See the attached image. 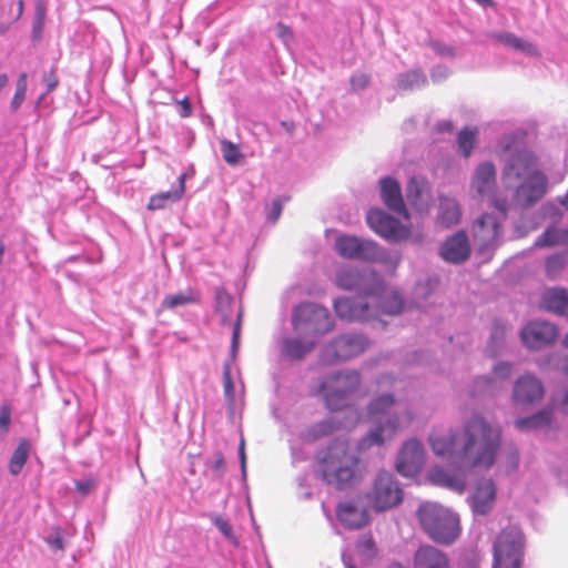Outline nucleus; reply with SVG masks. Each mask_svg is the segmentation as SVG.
Segmentation results:
<instances>
[{"label":"nucleus","mask_w":568,"mask_h":568,"mask_svg":"<svg viewBox=\"0 0 568 568\" xmlns=\"http://www.w3.org/2000/svg\"><path fill=\"white\" fill-rule=\"evenodd\" d=\"M501 428L476 414L465 420L460 433L434 430L429 445L436 456L447 458L462 470L490 468L501 445Z\"/></svg>","instance_id":"nucleus-1"},{"label":"nucleus","mask_w":568,"mask_h":568,"mask_svg":"<svg viewBox=\"0 0 568 568\" xmlns=\"http://www.w3.org/2000/svg\"><path fill=\"white\" fill-rule=\"evenodd\" d=\"M357 463L349 443L336 439L320 454L317 471L325 483L341 489L353 479Z\"/></svg>","instance_id":"nucleus-2"},{"label":"nucleus","mask_w":568,"mask_h":568,"mask_svg":"<svg viewBox=\"0 0 568 568\" xmlns=\"http://www.w3.org/2000/svg\"><path fill=\"white\" fill-rule=\"evenodd\" d=\"M417 518L424 531L435 542L449 545L460 534L458 516L439 504H422L417 509Z\"/></svg>","instance_id":"nucleus-3"},{"label":"nucleus","mask_w":568,"mask_h":568,"mask_svg":"<svg viewBox=\"0 0 568 568\" xmlns=\"http://www.w3.org/2000/svg\"><path fill=\"white\" fill-rule=\"evenodd\" d=\"M394 405L395 397L393 394H382L371 400L367 406V415L371 420L377 423V426L367 432L366 436L361 442V448L382 445L399 429L400 422L397 415H389L384 422L381 420L383 416L388 414Z\"/></svg>","instance_id":"nucleus-4"},{"label":"nucleus","mask_w":568,"mask_h":568,"mask_svg":"<svg viewBox=\"0 0 568 568\" xmlns=\"http://www.w3.org/2000/svg\"><path fill=\"white\" fill-rule=\"evenodd\" d=\"M362 383L357 371H341L323 378L320 393L331 410H338L346 406L349 396L358 390Z\"/></svg>","instance_id":"nucleus-5"},{"label":"nucleus","mask_w":568,"mask_h":568,"mask_svg":"<svg viewBox=\"0 0 568 568\" xmlns=\"http://www.w3.org/2000/svg\"><path fill=\"white\" fill-rule=\"evenodd\" d=\"M524 536L516 527L504 529L494 545L493 568H520Z\"/></svg>","instance_id":"nucleus-6"},{"label":"nucleus","mask_w":568,"mask_h":568,"mask_svg":"<svg viewBox=\"0 0 568 568\" xmlns=\"http://www.w3.org/2000/svg\"><path fill=\"white\" fill-rule=\"evenodd\" d=\"M404 498V491L395 477L387 471H381L375 477L367 500L376 511H386L398 506Z\"/></svg>","instance_id":"nucleus-7"},{"label":"nucleus","mask_w":568,"mask_h":568,"mask_svg":"<svg viewBox=\"0 0 568 568\" xmlns=\"http://www.w3.org/2000/svg\"><path fill=\"white\" fill-rule=\"evenodd\" d=\"M505 151H509L503 169V179L506 183L519 182L530 178L535 173H540L539 162L532 151L527 148L509 144L505 145Z\"/></svg>","instance_id":"nucleus-8"},{"label":"nucleus","mask_w":568,"mask_h":568,"mask_svg":"<svg viewBox=\"0 0 568 568\" xmlns=\"http://www.w3.org/2000/svg\"><path fill=\"white\" fill-rule=\"evenodd\" d=\"M294 329L307 327L313 334H325L333 329V321L327 308L313 304L302 303L293 313Z\"/></svg>","instance_id":"nucleus-9"},{"label":"nucleus","mask_w":568,"mask_h":568,"mask_svg":"<svg viewBox=\"0 0 568 568\" xmlns=\"http://www.w3.org/2000/svg\"><path fill=\"white\" fill-rule=\"evenodd\" d=\"M335 250L344 258L374 261L379 256L378 245L352 235H341L335 241Z\"/></svg>","instance_id":"nucleus-10"},{"label":"nucleus","mask_w":568,"mask_h":568,"mask_svg":"<svg viewBox=\"0 0 568 568\" xmlns=\"http://www.w3.org/2000/svg\"><path fill=\"white\" fill-rule=\"evenodd\" d=\"M473 236L480 252L495 250L501 236L500 222L493 214L484 213L474 223Z\"/></svg>","instance_id":"nucleus-11"},{"label":"nucleus","mask_w":568,"mask_h":568,"mask_svg":"<svg viewBox=\"0 0 568 568\" xmlns=\"http://www.w3.org/2000/svg\"><path fill=\"white\" fill-rule=\"evenodd\" d=\"M366 219L368 226L376 234L388 241H399L409 236L407 227L379 209L369 210Z\"/></svg>","instance_id":"nucleus-12"},{"label":"nucleus","mask_w":568,"mask_h":568,"mask_svg":"<svg viewBox=\"0 0 568 568\" xmlns=\"http://www.w3.org/2000/svg\"><path fill=\"white\" fill-rule=\"evenodd\" d=\"M520 336L527 347L538 349L555 342L558 329L549 322L534 321L521 329Z\"/></svg>","instance_id":"nucleus-13"},{"label":"nucleus","mask_w":568,"mask_h":568,"mask_svg":"<svg viewBox=\"0 0 568 568\" xmlns=\"http://www.w3.org/2000/svg\"><path fill=\"white\" fill-rule=\"evenodd\" d=\"M423 464V445L415 438L408 439L398 453L396 470L405 477H412L420 470Z\"/></svg>","instance_id":"nucleus-14"},{"label":"nucleus","mask_w":568,"mask_h":568,"mask_svg":"<svg viewBox=\"0 0 568 568\" xmlns=\"http://www.w3.org/2000/svg\"><path fill=\"white\" fill-rule=\"evenodd\" d=\"M547 183V176L542 172L519 181L515 193L516 202L524 207L534 205L545 195Z\"/></svg>","instance_id":"nucleus-15"},{"label":"nucleus","mask_w":568,"mask_h":568,"mask_svg":"<svg viewBox=\"0 0 568 568\" xmlns=\"http://www.w3.org/2000/svg\"><path fill=\"white\" fill-rule=\"evenodd\" d=\"M368 346L367 339L358 334H345L335 338L326 352L337 361H344L362 354Z\"/></svg>","instance_id":"nucleus-16"},{"label":"nucleus","mask_w":568,"mask_h":568,"mask_svg":"<svg viewBox=\"0 0 568 568\" xmlns=\"http://www.w3.org/2000/svg\"><path fill=\"white\" fill-rule=\"evenodd\" d=\"M338 317L346 321H369L374 317L371 305L364 297H343L334 302Z\"/></svg>","instance_id":"nucleus-17"},{"label":"nucleus","mask_w":568,"mask_h":568,"mask_svg":"<svg viewBox=\"0 0 568 568\" xmlns=\"http://www.w3.org/2000/svg\"><path fill=\"white\" fill-rule=\"evenodd\" d=\"M470 255V245L467 234L459 231L448 237L440 247V256L446 262L460 264L468 260Z\"/></svg>","instance_id":"nucleus-18"},{"label":"nucleus","mask_w":568,"mask_h":568,"mask_svg":"<svg viewBox=\"0 0 568 568\" xmlns=\"http://www.w3.org/2000/svg\"><path fill=\"white\" fill-rule=\"evenodd\" d=\"M544 396L541 382L530 374L521 376L514 386V400L520 404H531Z\"/></svg>","instance_id":"nucleus-19"},{"label":"nucleus","mask_w":568,"mask_h":568,"mask_svg":"<svg viewBox=\"0 0 568 568\" xmlns=\"http://www.w3.org/2000/svg\"><path fill=\"white\" fill-rule=\"evenodd\" d=\"M471 189L479 196L491 195L496 189V168L491 162L479 163L471 179Z\"/></svg>","instance_id":"nucleus-20"},{"label":"nucleus","mask_w":568,"mask_h":568,"mask_svg":"<svg viewBox=\"0 0 568 568\" xmlns=\"http://www.w3.org/2000/svg\"><path fill=\"white\" fill-rule=\"evenodd\" d=\"M413 568H452L447 555L438 548L420 546L413 559Z\"/></svg>","instance_id":"nucleus-21"},{"label":"nucleus","mask_w":568,"mask_h":568,"mask_svg":"<svg viewBox=\"0 0 568 568\" xmlns=\"http://www.w3.org/2000/svg\"><path fill=\"white\" fill-rule=\"evenodd\" d=\"M496 499V487L491 479L480 480L471 498L473 510L479 515L488 514Z\"/></svg>","instance_id":"nucleus-22"},{"label":"nucleus","mask_w":568,"mask_h":568,"mask_svg":"<svg viewBox=\"0 0 568 568\" xmlns=\"http://www.w3.org/2000/svg\"><path fill=\"white\" fill-rule=\"evenodd\" d=\"M381 195L389 210L407 216L400 185L395 179L387 176L381 180Z\"/></svg>","instance_id":"nucleus-23"},{"label":"nucleus","mask_w":568,"mask_h":568,"mask_svg":"<svg viewBox=\"0 0 568 568\" xmlns=\"http://www.w3.org/2000/svg\"><path fill=\"white\" fill-rule=\"evenodd\" d=\"M336 515L347 529H359L368 523L366 510L359 508L353 501L341 503L336 509Z\"/></svg>","instance_id":"nucleus-24"},{"label":"nucleus","mask_w":568,"mask_h":568,"mask_svg":"<svg viewBox=\"0 0 568 568\" xmlns=\"http://www.w3.org/2000/svg\"><path fill=\"white\" fill-rule=\"evenodd\" d=\"M427 478L432 484L458 494L464 493L466 488V478L460 471L450 474L442 467H434L428 471Z\"/></svg>","instance_id":"nucleus-25"},{"label":"nucleus","mask_w":568,"mask_h":568,"mask_svg":"<svg viewBox=\"0 0 568 568\" xmlns=\"http://www.w3.org/2000/svg\"><path fill=\"white\" fill-rule=\"evenodd\" d=\"M369 281H376L381 285L376 273L373 271L359 272L356 268L348 267L341 270L336 275L337 285L344 290L359 288L365 282Z\"/></svg>","instance_id":"nucleus-26"},{"label":"nucleus","mask_w":568,"mask_h":568,"mask_svg":"<svg viewBox=\"0 0 568 568\" xmlns=\"http://www.w3.org/2000/svg\"><path fill=\"white\" fill-rule=\"evenodd\" d=\"M367 295L375 301L376 307L382 314L397 315L403 310V300L395 292L385 291L383 288L377 293L375 290H373L368 291Z\"/></svg>","instance_id":"nucleus-27"},{"label":"nucleus","mask_w":568,"mask_h":568,"mask_svg":"<svg viewBox=\"0 0 568 568\" xmlns=\"http://www.w3.org/2000/svg\"><path fill=\"white\" fill-rule=\"evenodd\" d=\"M541 307L568 316V293L564 288H548L544 292Z\"/></svg>","instance_id":"nucleus-28"},{"label":"nucleus","mask_w":568,"mask_h":568,"mask_svg":"<svg viewBox=\"0 0 568 568\" xmlns=\"http://www.w3.org/2000/svg\"><path fill=\"white\" fill-rule=\"evenodd\" d=\"M493 38L506 45L510 47L515 50L525 52L529 55H539L538 49L529 41L524 40L523 38L517 37L514 33L510 32H501V33H495Z\"/></svg>","instance_id":"nucleus-29"},{"label":"nucleus","mask_w":568,"mask_h":568,"mask_svg":"<svg viewBox=\"0 0 568 568\" xmlns=\"http://www.w3.org/2000/svg\"><path fill=\"white\" fill-rule=\"evenodd\" d=\"M439 222L445 226H452L460 220V207L456 200L449 197H442L439 202Z\"/></svg>","instance_id":"nucleus-30"},{"label":"nucleus","mask_w":568,"mask_h":568,"mask_svg":"<svg viewBox=\"0 0 568 568\" xmlns=\"http://www.w3.org/2000/svg\"><path fill=\"white\" fill-rule=\"evenodd\" d=\"M184 193V176H180V186L175 191H168L155 194L150 197L148 209L150 211L162 210L166 207L168 203L179 201Z\"/></svg>","instance_id":"nucleus-31"},{"label":"nucleus","mask_w":568,"mask_h":568,"mask_svg":"<svg viewBox=\"0 0 568 568\" xmlns=\"http://www.w3.org/2000/svg\"><path fill=\"white\" fill-rule=\"evenodd\" d=\"M313 347V343H304L298 338H284L282 342V353L290 359L303 358Z\"/></svg>","instance_id":"nucleus-32"},{"label":"nucleus","mask_w":568,"mask_h":568,"mask_svg":"<svg viewBox=\"0 0 568 568\" xmlns=\"http://www.w3.org/2000/svg\"><path fill=\"white\" fill-rule=\"evenodd\" d=\"M200 300L199 294L187 288L185 292L166 295L161 302L162 310H171L178 306L197 303Z\"/></svg>","instance_id":"nucleus-33"},{"label":"nucleus","mask_w":568,"mask_h":568,"mask_svg":"<svg viewBox=\"0 0 568 568\" xmlns=\"http://www.w3.org/2000/svg\"><path fill=\"white\" fill-rule=\"evenodd\" d=\"M30 454V444L26 438L20 439L17 448L14 449L10 462L9 471L11 475L17 476L21 473Z\"/></svg>","instance_id":"nucleus-34"},{"label":"nucleus","mask_w":568,"mask_h":568,"mask_svg":"<svg viewBox=\"0 0 568 568\" xmlns=\"http://www.w3.org/2000/svg\"><path fill=\"white\" fill-rule=\"evenodd\" d=\"M551 409L545 408L530 417L517 419L516 427L518 429L525 430L547 426L551 422Z\"/></svg>","instance_id":"nucleus-35"},{"label":"nucleus","mask_w":568,"mask_h":568,"mask_svg":"<svg viewBox=\"0 0 568 568\" xmlns=\"http://www.w3.org/2000/svg\"><path fill=\"white\" fill-rule=\"evenodd\" d=\"M478 131L476 129L465 128L463 129L457 136V145L459 152L465 156L469 158L473 149L477 141Z\"/></svg>","instance_id":"nucleus-36"},{"label":"nucleus","mask_w":568,"mask_h":568,"mask_svg":"<svg viewBox=\"0 0 568 568\" xmlns=\"http://www.w3.org/2000/svg\"><path fill=\"white\" fill-rule=\"evenodd\" d=\"M564 229L548 227L535 242L537 247L561 246Z\"/></svg>","instance_id":"nucleus-37"},{"label":"nucleus","mask_w":568,"mask_h":568,"mask_svg":"<svg viewBox=\"0 0 568 568\" xmlns=\"http://www.w3.org/2000/svg\"><path fill=\"white\" fill-rule=\"evenodd\" d=\"M335 429L336 424L332 419H325L308 427L305 436L308 440H316L331 435Z\"/></svg>","instance_id":"nucleus-38"},{"label":"nucleus","mask_w":568,"mask_h":568,"mask_svg":"<svg viewBox=\"0 0 568 568\" xmlns=\"http://www.w3.org/2000/svg\"><path fill=\"white\" fill-rule=\"evenodd\" d=\"M426 189H427V183L425 180L413 176L408 181L407 187H406L407 200L413 205H418L419 202L422 201V196H423L424 192L426 191Z\"/></svg>","instance_id":"nucleus-39"},{"label":"nucleus","mask_w":568,"mask_h":568,"mask_svg":"<svg viewBox=\"0 0 568 568\" xmlns=\"http://www.w3.org/2000/svg\"><path fill=\"white\" fill-rule=\"evenodd\" d=\"M221 151L223 154L224 161L230 165H237L243 159L244 155L241 152L240 148L231 141L222 140L220 142Z\"/></svg>","instance_id":"nucleus-40"},{"label":"nucleus","mask_w":568,"mask_h":568,"mask_svg":"<svg viewBox=\"0 0 568 568\" xmlns=\"http://www.w3.org/2000/svg\"><path fill=\"white\" fill-rule=\"evenodd\" d=\"M427 79L422 71L412 70L400 74L398 79V87L403 90H409L420 84H425Z\"/></svg>","instance_id":"nucleus-41"},{"label":"nucleus","mask_w":568,"mask_h":568,"mask_svg":"<svg viewBox=\"0 0 568 568\" xmlns=\"http://www.w3.org/2000/svg\"><path fill=\"white\" fill-rule=\"evenodd\" d=\"M27 79H28L27 73L22 72L17 80L16 93L10 103V108H11L12 112H17L26 99L27 87H28Z\"/></svg>","instance_id":"nucleus-42"},{"label":"nucleus","mask_w":568,"mask_h":568,"mask_svg":"<svg viewBox=\"0 0 568 568\" xmlns=\"http://www.w3.org/2000/svg\"><path fill=\"white\" fill-rule=\"evenodd\" d=\"M47 8L42 2H38L34 9V19H33V28L32 34L33 38L40 40L42 38V32L45 23Z\"/></svg>","instance_id":"nucleus-43"},{"label":"nucleus","mask_w":568,"mask_h":568,"mask_svg":"<svg viewBox=\"0 0 568 568\" xmlns=\"http://www.w3.org/2000/svg\"><path fill=\"white\" fill-rule=\"evenodd\" d=\"M215 300H216V310H217V312L221 313L222 321L229 322L227 315H229V311H230L232 302H233L232 296L227 292H225L223 288H219V290H216Z\"/></svg>","instance_id":"nucleus-44"},{"label":"nucleus","mask_w":568,"mask_h":568,"mask_svg":"<svg viewBox=\"0 0 568 568\" xmlns=\"http://www.w3.org/2000/svg\"><path fill=\"white\" fill-rule=\"evenodd\" d=\"M565 257L560 254H554L546 260V272L548 276L556 277L565 266Z\"/></svg>","instance_id":"nucleus-45"},{"label":"nucleus","mask_w":568,"mask_h":568,"mask_svg":"<svg viewBox=\"0 0 568 568\" xmlns=\"http://www.w3.org/2000/svg\"><path fill=\"white\" fill-rule=\"evenodd\" d=\"M63 534L64 531L62 528L53 527L52 535L47 537L44 540L52 548L62 551L64 550Z\"/></svg>","instance_id":"nucleus-46"},{"label":"nucleus","mask_w":568,"mask_h":568,"mask_svg":"<svg viewBox=\"0 0 568 568\" xmlns=\"http://www.w3.org/2000/svg\"><path fill=\"white\" fill-rule=\"evenodd\" d=\"M288 200L287 197H276L273 200L271 207L266 212L267 220L271 223H276L283 211L284 201Z\"/></svg>","instance_id":"nucleus-47"},{"label":"nucleus","mask_w":568,"mask_h":568,"mask_svg":"<svg viewBox=\"0 0 568 568\" xmlns=\"http://www.w3.org/2000/svg\"><path fill=\"white\" fill-rule=\"evenodd\" d=\"M369 83L371 77L367 73L358 72L351 77V85L355 91L367 88Z\"/></svg>","instance_id":"nucleus-48"},{"label":"nucleus","mask_w":568,"mask_h":568,"mask_svg":"<svg viewBox=\"0 0 568 568\" xmlns=\"http://www.w3.org/2000/svg\"><path fill=\"white\" fill-rule=\"evenodd\" d=\"M11 422V410L8 405H2L0 408V435L4 436L8 433Z\"/></svg>","instance_id":"nucleus-49"},{"label":"nucleus","mask_w":568,"mask_h":568,"mask_svg":"<svg viewBox=\"0 0 568 568\" xmlns=\"http://www.w3.org/2000/svg\"><path fill=\"white\" fill-rule=\"evenodd\" d=\"M42 82L47 88V93H50L59 85V78L55 73V70L52 68L48 72H44L42 75Z\"/></svg>","instance_id":"nucleus-50"},{"label":"nucleus","mask_w":568,"mask_h":568,"mask_svg":"<svg viewBox=\"0 0 568 568\" xmlns=\"http://www.w3.org/2000/svg\"><path fill=\"white\" fill-rule=\"evenodd\" d=\"M97 486V481L92 478L75 481V488L82 495L90 494Z\"/></svg>","instance_id":"nucleus-51"},{"label":"nucleus","mask_w":568,"mask_h":568,"mask_svg":"<svg viewBox=\"0 0 568 568\" xmlns=\"http://www.w3.org/2000/svg\"><path fill=\"white\" fill-rule=\"evenodd\" d=\"M215 527L227 538L233 537V529L229 521L222 517H215L214 519Z\"/></svg>","instance_id":"nucleus-52"},{"label":"nucleus","mask_w":568,"mask_h":568,"mask_svg":"<svg viewBox=\"0 0 568 568\" xmlns=\"http://www.w3.org/2000/svg\"><path fill=\"white\" fill-rule=\"evenodd\" d=\"M506 464L510 469H516L519 464V454L516 448H509L505 453Z\"/></svg>","instance_id":"nucleus-53"},{"label":"nucleus","mask_w":568,"mask_h":568,"mask_svg":"<svg viewBox=\"0 0 568 568\" xmlns=\"http://www.w3.org/2000/svg\"><path fill=\"white\" fill-rule=\"evenodd\" d=\"M212 469L217 474V475H222L225 470V460H224V456L222 455V453L217 452L215 455H214V460L212 462Z\"/></svg>","instance_id":"nucleus-54"},{"label":"nucleus","mask_w":568,"mask_h":568,"mask_svg":"<svg viewBox=\"0 0 568 568\" xmlns=\"http://www.w3.org/2000/svg\"><path fill=\"white\" fill-rule=\"evenodd\" d=\"M511 372V365L508 363H499L494 367V373L500 378L509 377Z\"/></svg>","instance_id":"nucleus-55"},{"label":"nucleus","mask_w":568,"mask_h":568,"mask_svg":"<svg viewBox=\"0 0 568 568\" xmlns=\"http://www.w3.org/2000/svg\"><path fill=\"white\" fill-rule=\"evenodd\" d=\"M240 332H241V315H239L237 321L233 327V336H232V351L233 352H236V349H237Z\"/></svg>","instance_id":"nucleus-56"},{"label":"nucleus","mask_w":568,"mask_h":568,"mask_svg":"<svg viewBox=\"0 0 568 568\" xmlns=\"http://www.w3.org/2000/svg\"><path fill=\"white\" fill-rule=\"evenodd\" d=\"M181 109H180V115L182 118H187L192 114V106L189 102L187 98H184L182 101L179 102Z\"/></svg>","instance_id":"nucleus-57"},{"label":"nucleus","mask_w":568,"mask_h":568,"mask_svg":"<svg viewBox=\"0 0 568 568\" xmlns=\"http://www.w3.org/2000/svg\"><path fill=\"white\" fill-rule=\"evenodd\" d=\"M276 30H277V36L282 39H287L291 37L292 32H291V29L290 27L285 26L284 23L282 22H278L276 24Z\"/></svg>","instance_id":"nucleus-58"},{"label":"nucleus","mask_w":568,"mask_h":568,"mask_svg":"<svg viewBox=\"0 0 568 568\" xmlns=\"http://www.w3.org/2000/svg\"><path fill=\"white\" fill-rule=\"evenodd\" d=\"M493 204H494V206H495L498 211H500L504 215L506 214V212H507V202H506V200H505V199H503V200L495 199Z\"/></svg>","instance_id":"nucleus-59"},{"label":"nucleus","mask_w":568,"mask_h":568,"mask_svg":"<svg viewBox=\"0 0 568 568\" xmlns=\"http://www.w3.org/2000/svg\"><path fill=\"white\" fill-rule=\"evenodd\" d=\"M281 126L291 135L295 131V124L292 121H282Z\"/></svg>","instance_id":"nucleus-60"},{"label":"nucleus","mask_w":568,"mask_h":568,"mask_svg":"<svg viewBox=\"0 0 568 568\" xmlns=\"http://www.w3.org/2000/svg\"><path fill=\"white\" fill-rule=\"evenodd\" d=\"M224 387H225L226 393H230L233 390V384H232V381L230 377V373L227 371L225 372Z\"/></svg>","instance_id":"nucleus-61"},{"label":"nucleus","mask_w":568,"mask_h":568,"mask_svg":"<svg viewBox=\"0 0 568 568\" xmlns=\"http://www.w3.org/2000/svg\"><path fill=\"white\" fill-rule=\"evenodd\" d=\"M23 8H24V3H23V0H19L18 1V12H17V17L14 18L13 22L18 21L22 13H23Z\"/></svg>","instance_id":"nucleus-62"},{"label":"nucleus","mask_w":568,"mask_h":568,"mask_svg":"<svg viewBox=\"0 0 568 568\" xmlns=\"http://www.w3.org/2000/svg\"><path fill=\"white\" fill-rule=\"evenodd\" d=\"M561 236V246L568 248V229H564V234Z\"/></svg>","instance_id":"nucleus-63"},{"label":"nucleus","mask_w":568,"mask_h":568,"mask_svg":"<svg viewBox=\"0 0 568 568\" xmlns=\"http://www.w3.org/2000/svg\"><path fill=\"white\" fill-rule=\"evenodd\" d=\"M559 203L566 209L568 210V190H567V193L559 199Z\"/></svg>","instance_id":"nucleus-64"}]
</instances>
